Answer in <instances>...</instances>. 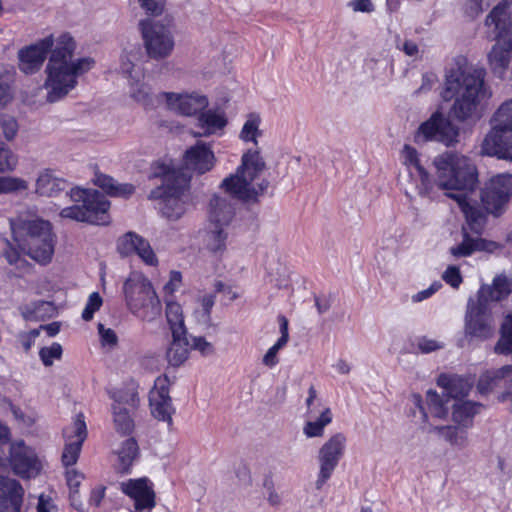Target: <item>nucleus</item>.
Instances as JSON below:
<instances>
[{
  "mask_svg": "<svg viewBox=\"0 0 512 512\" xmlns=\"http://www.w3.org/2000/svg\"><path fill=\"white\" fill-rule=\"evenodd\" d=\"M266 164L257 150H248L243 154L241 165L236 173L226 177L220 188L226 195H214L209 202V223L229 227L235 215V202H256L267 190L269 182L254 180L263 172Z\"/></svg>",
  "mask_w": 512,
  "mask_h": 512,
  "instance_id": "obj_1",
  "label": "nucleus"
},
{
  "mask_svg": "<svg viewBox=\"0 0 512 512\" xmlns=\"http://www.w3.org/2000/svg\"><path fill=\"white\" fill-rule=\"evenodd\" d=\"M486 71L468 64L465 57H458L446 72L442 97L454 99L452 115L460 122L477 119L491 98L492 91L485 81Z\"/></svg>",
  "mask_w": 512,
  "mask_h": 512,
  "instance_id": "obj_2",
  "label": "nucleus"
},
{
  "mask_svg": "<svg viewBox=\"0 0 512 512\" xmlns=\"http://www.w3.org/2000/svg\"><path fill=\"white\" fill-rule=\"evenodd\" d=\"M15 246L6 242L4 256L10 265L20 266L21 254L29 256L39 264L51 262L55 236L50 222L31 216H18L10 221Z\"/></svg>",
  "mask_w": 512,
  "mask_h": 512,
  "instance_id": "obj_3",
  "label": "nucleus"
},
{
  "mask_svg": "<svg viewBox=\"0 0 512 512\" xmlns=\"http://www.w3.org/2000/svg\"><path fill=\"white\" fill-rule=\"evenodd\" d=\"M76 43L67 33L61 34L49 52H51L45 72L44 83L47 90V101L57 102L64 98L77 83L78 77L89 71L93 66L91 58H74Z\"/></svg>",
  "mask_w": 512,
  "mask_h": 512,
  "instance_id": "obj_4",
  "label": "nucleus"
},
{
  "mask_svg": "<svg viewBox=\"0 0 512 512\" xmlns=\"http://www.w3.org/2000/svg\"><path fill=\"white\" fill-rule=\"evenodd\" d=\"M155 176L163 178L162 192L160 188L152 192L154 197H160L159 210L168 221L179 220L187 210L190 201V175L182 169H170L160 165Z\"/></svg>",
  "mask_w": 512,
  "mask_h": 512,
  "instance_id": "obj_5",
  "label": "nucleus"
},
{
  "mask_svg": "<svg viewBox=\"0 0 512 512\" xmlns=\"http://www.w3.org/2000/svg\"><path fill=\"white\" fill-rule=\"evenodd\" d=\"M437 170V184L444 190H454V193L468 197L478 182L476 166L465 156L444 153L434 160Z\"/></svg>",
  "mask_w": 512,
  "mask_h": 512,
  "instance_id": "obj_6",
  "label": "nucleus"
},
{
  "mask_svg": "<svg viewBox=\"0 0 512 512\" xmlns=\"http://www.w3.org/2000/svg\"><path fill=\"white\" fill-rule=\"evenodd\" d=\"M67 195L73 205L60 211L62 218L94 225H105L109 222L110 202L99 191L73 188Z\"/></svg>",
  "mask_w": 512,
  "mask_h": 512,
  "instance_id": "obj_7",
  "label": "nucleus"
},
{
  "mask_svg": "<svg viewBox=\"0 0 512 512\" xmlns=\"http://www.w3.org/2000/svg\"><path fill=\"white\" fill-rule=\"evenodd\" d=\"M138 27L149 59L162 61L172 55L175 48V24L172 17L141 19Z\"/></svg>",
  "mask_w": 512,
  "mask_h": 512,
  "instance_id": "obj_8",
  "label": "nucleus"
},
{
  "mask_svg": "<svg viewBox=\"0 0 512 512\" xmlns=\"http://www.w3.org/2000/svg\"><path fill=\"white\" fill-rule=\"evenodd\" d=\"M488 289L478 293L476 298H469L464 317V334L469 342H483L494 337L496 321L492 306L485 303Z\"/></svg>",
  "mask_w": 512,
  "mask_h": 512,
  "instance_id": "obj_9",
  "label": "nucleus"
},
{
  "mask_svg": "<svg viewBox=\"0 0 512 512\" xmlns=\"http://www.w3.org/2000/svg\"><path fill=\"white\" fill-rule=\"evenodd\" d=\"M123 290L130 311L137 317L152 321L160 314V300L147 278L134 274L125 281Z\"/></svg>",
  "mask_w": 512,
  "mask_h": 512,
  "instance_id": "obj_10",
  "label": "nucleus"
},
{
  "mask_svg": "<svg viewBox=\"0 0 512 512\" xmlns=\"http://www.w3.org/2000/svg\"><path fill=\"white\" fill-rule=\"evenodd\" d=\"M512 197V174H498L489 179L481 189L480 198L485 210L500 216Z\"/></svg>",
  "mask_w": 512,
  "mask_h": 512,
  "instance_id": "obj_11",
  "label": "nucleus"
},
{
  "mask_svg": "<svg viewBox=\"0 0 512 512\" xmlns=\"http://www.w3.org/2000/svg\"><path fill=\"white\" fill-rule=\"evenodd\" d=\"M459 129L441 112H434L429 119L418 127L414 140L416 143L435 141L446 146L458 142Z\"/></svg>",
  "mask_w": 512,
  "mask_h": 512,
  "instance_id": "obj_12",
  "label": "nucleus"
},
{
  "mask_svg": "<svg viewBox=\"0 0 512 512\" xmlns=\"http://www.w3.org/2000/svg\"><path fill=\"white\" fill-rule=\"evenodd\" d=\"M347 439L344 434L336 433L330 437L318 451L319 472L315 481V488L321 490L331 478L344 455Z\"/></svg>",
  "mask_w": 512,
  "mask_h": 512,
  "instance_id": "obj_13",
  "label": "nucleus"
},
{
  "mask_svg": "<svg viewBox=\"0 0 512 512\" xmlns=\"http://www.w3.org/2000/svg\"><path fill=\"white\" fill-rule=\"evenodd\" d=\"M10 463L14 472L22 478H34L42 469L35 451L22 440L11 444Z\"/></svg>",
  "mask_w": 512,
  "mask_h": 512,
  "instance_id": "obj_14",
  "label": "nucleus"
},
{
  "mask_svg": "<svg viewBox=\"0 0 512 512\" xmlns=\"http://www.w3.org/2000/svg\"><path fill=\"white\" fill-rule=\"evenodd\" d=\"M65 447L62 462L65 466L74 465L80 455L82 444L87 438V427L83 414L76 415L74 421L63 429Z\"/></svg>",
  "mask_w": 512,
  "mask_h": 512,
  "instance_id": "obj_15",
  "label": "nucleus"
},
{
  "mask_svg": "<svg viewBox=\"0 0 512 512\" xmlns=\"http://www.w3.org/2000/svg\"><path fill=\"white\" fill-rule=\"evenodd\" d=\"M53 45V35H49L34 44L20 49L18 51L19 69L25 74L38 72Z\"/></svg>",
  "mask_w": 512,
  "mask_h": 512,
  "instance_id": "obj_16",
  "label": "nucleus"
},
{
  "mask_svg": "<svg viewBox=\"0 0 512 512\" xmlns=\"http://www.w3.org/2000/svg\"><path fill=\"white\" fill-rule=\"evenodd\" d=\"M170 380L167 376H160L155 380L154 388L150 392L149 401L151 412L155 418L172 424L174 408L169 396Z\"/></svg>",
  "mask_w": 512,
  "mask_h": 512,
  "instance_id": "obj_17",
  "label": "nucleus"
},
{
  "mask_svg": "<svg viewBox=\"0 0 512 512\" xmlns=\"http://www.w3.org/2000/svg\"><path fill=\"white\" fill-rule=\"evenodd\" d=\"M480 153L512 161V128L490 129L482 141Z\"/></svg>",
  "mask_w": 512,
  "mask_h": 512,
  "instance_id": "obj_18",
  "label": "nucleus"
},
{
  "mask_svg": "<svg viewBox=\"0 0 512 512\" xmlns=\"http://www.w3.org/2000/svg\"><path fill=\"white\" fill-rule=\"evenodd\" d=\"M159 98L166 102L170 110L185 116L195 115L206 109L209 104L206 96L197 93L163 92L159 95Z\"/></svg>",
  "mask_w": 512,
  "mask_h": 512,
  "instance_id": "obj_19",
  "label": "nucleus"
},
{
  "mask_svg": "<svg viewBox=\"0 0 512 512\" xmlns=\"http://www.w3.org/2000/svg\"><path fill=\"white\" fill-rule=\"evenodd\" d=\"M402 155L404 163L408 167L410 178L415 181L414 192L420 196L428 195L432 189V182L428 172L420 164L416 149L405 145ZM405 193L408 197H412L413 190L406 189Z\"/></svg>",
  "mask_w": 512,
  "mask_h": 512,
  "instance_id": "obj_20",
  "label": "nucleus"
},
{
  "mask_svg": "<svg viewBox=\"0 0 512 512\" xmlns=\"http://www.w3.org/2000/svg\"><path fill=\"white\" fill-rule=\"evenodd\" d=\"M503 386L506 391L499 396L500 401L512 400V365L486 371L479 379L477 389L486 394L493 388Z\"/></svg>",
  "mask_w": 512,
  "mask_h": 512,
  "instance_id": "obj_21",
  "label": "nucleus"
},
{
  "mask_svg": "<svg viewBox=\"0 0 512 512\" xmlns=\"http://www.w3.org/2000/svg\"><path fill=\"white\" fill-rule=\"evenodd\" d=\"M124 494L134 500V508L137 511L151 510L155 506V493L147 478L129 479L120 484Z\"/></svg>",
  "mask_w": 512,
  "mask_h": 512,
  "instance_id": "obj_22",
  "label": "nucleus"
},
{
  "mask_svg": "<svg viewBox=\"0 0 512 512\" xmlns=\"http://www.w3.org/2000/svg\"><path fill=\"white\" fill-rule=\"evenodd\" d=\"M117 249L122 256L137 254L148 265L154 266L158 263L149 242L134 232H128L119 238Z\"/></svg>",
  "mask_w": 512,
  "mask_h": 512,
  "instance_id": "obj_23",
  "label": "nucleus"
},
{
  "mask_svg": "<svg viewBox=\"0 0 512 512\" xmlns=\"http://www.w3.org/2000/svg\"><path fill=\"white\" fill-rule=\"evenodd\" d=\"M512 56V34L504 35V38H497L491 51L488 53V64L492 73L503 78L511 61Z\"/></svg>",
  "mask_w": 512,
  "mask_h": 512,
  "instance_id": "obj_24",
  "label": "nucleus"
},
{
  "mask_svg": "<svg viewBox=\"0 0 512 512\" xmlns=\"http://www.w3.org/2000/svg\"><path fill=\"white\" fill-rule=\"evenodd\" d=\"M24 489L12 478L0 476V512H23Z\"/></svg>",
  "mask_w": 512,
  "mask_h": 512,
  "instance_id": "obj_25",
  "label": "nucleus"
},
{
  "mask_svg": "<svg viewBox=\"0 0 512 512\" xmlns=\"http://www.w3.org/2000/svg\"><path fill=\"white\" fill-rule=\"evenodd\" d=\"M184 164L186 169L204 174L213 168L215 156L209 145L198 142L186 151Z\"/></svg>",
  "mask_w": 512,
  "mask_h": 512,
  "instance_id": "obj_26",
  "label": "nucleus"
},
{
  "mask_svg": "<svg viewBox=\"0 0 512 512\" xmlns=\"http://www.w3.org/2000/svg\"><path fill=\"white\" fill-rule=\"evenodd\" d=\"M415 405L419 408L422 413L423 419H427L428 413L435 418L445 419L452 407V401L443 392L442 395L438 394L434 390H428L426 394L428 412L421 405V397L419 395L413 396Z\"/></svg>",
  "mask_w": 512,
  "mask_h": 512,
  "instance_id": "obj_27",
  "label": "nucleus"
},
{
  "mask_svg": "<svg viewBox=\"0 0 512 512\" xmlns=\"http://www.w3.org/2000/svg\"><path fill=\"white\" fill-rule=\"evenodd\" d=\"M486 25L494 26L497 31L496 38H504L506 34H512V0H503L489 13Z\"/></svg>",
  "mask_w": 512,
  "mask_h": 512,
  "instance_id": "obj_28",
  "label": "nucleus"
},
{
  "mask_svg": "<svg viewBox=\"0 0 512 512\" xmlns=\"http://www.w3.org/2000/svg\"><path fill=\"white\" fill-rule=\"evenodd\" d=\"M500 248V245L494 241H488L481 237L470 236L463 228V240L457 246L450 249L455 257H467L476 251H486L492 253Z\"/></svg>",
  "mask_w": 512,
  "mask_h": 512,
  "instance_id": "obj_29",
  "label": "nucleus"
},
{
  "mask_svg": "<svg viewBox=\"0 0 512 512\" xmlns=\"http://www.w3.org/2000/svg\"><path fill=\"white\" fill-rule=\"evenodd\" d=\"M447 195L458 202L465 215L470 230L480 235L486 223L485 214L475 205V203H471L469 197H465L464 194L447 193Z\"/></svg>",
  "mask_w": 512,
  "mask_h": 512,
  "instance_id": "obj_30",
  "label": "nucleus"
},
{
  "mask_svg": "<svg viewBox=\"0 0 512 512\" xmlns=\"http://www.w3.org/2000/svg\"><path fill=\"white\" fill-rule=\"evenodd\" d=\"M225 112L220 108H212L201 111L197 117L196 126L201 130L196 133L197 136H209L222 131L227 125Z\"/></svg>",
  "mask_w": 512,
  "mask_h": 512,
  "instance_id": "obj_31",
  "label": "nucleus"
},
{
  "mask_svg": "<svg viewBox=\"0 0 512 512\" xmlns=\"http://www.w3.org/2000/svg\"><path fill=\"white\" fill-rule=\"evenodd\" d=\"M437 384L452 402L467 396L472 388V382L459 375L441 374Z\"/></svg>",
  "mask_w": 512,
  "mask_h": 512,
  "instance_id": "obj_32",
  "label": "nucleus"
},
{
  "mask_svg": "<svg viewBox=\"0 0 512 512\" xmlns=\"http://www.w3.org/2000/svg\"><path fill=\"white\" fill-rule=\"evenodd\" d=\"M190 350L191 342L187 331L172 333V341L166 351L168 363L174 367L182 365L188 359Z\"/></svg>",
  "mask_w": 512,
  "mask_h": 512,
  "instance_id": "obj_33",
  "label": "nucleus"
},
{
  "mask_svg": "<svg viewBox=\"0 0 512 512\" xmlns=\"http://www.w3.org/2000/svg\"><path fill=\"white\" fill-rule=\"evenodd\" d=\"M118 460L115 468L119 473H128L133 463L140 455V449L135 438L130 437L125 439L120 447L115 451Z\"/></svg>",
  "mask_w": 512,
  "mask_h": 512,
  "instance_id": "obj_34",
  "label": "nucleus"
},
{
  "mask_svg": "<svg viewBox=\"0 0 512 512\" xmlns=\"http://www.w3.org/2000/svg\"><path fill=\"white\" fill-rule=\"evenodd\" d=\"M229 227L208 223L205 244L207 249L217 255H222L227 247Z\"/></svg>",
  "mask_w": 512,
  "mask_h": 512,
  "instance_id": "obj_35",
  "label": "nucleus"
},
{
  "mask_svg": "<svg viewBox=\"0 0 512 512\" xmlns=\"http://www.w3.org/2000/svg\"><path fill=\"white\" fill-rule=\"evenodd\" d=\"M483 405L472 401H453L452 419L455 423L468 427L472 424L474 416L479 413Z\"/></svg>",
  "mask_w": 512,
  "mask_h": 512,
  "instance_id": "obj_36",
  "label": "nucleus"
},
{
  "mask_svg": "<svg viewBox=\"0 0 512 512\" xmlns=\"http://www.w3.org/2000/svg\"><path fill=\"white\" fill-rule=\"evenodd\" d=\"M65 180L55 177L49 170L41 172L36 180V193L42 196L53 197L65 190Z\"/></svg>",
  "mask_w": 512,
  "mask_h": 512,
  "instance_id": "obj_37",
  "label": "nucleus"
},
{
  "mask_svg": "<svg viewBox=\"0 0 512 512\" xmlns=\"http://www.w3.org/2000/svg\"><path fill=\"white\" fill-rule=\"evenodd\" d=\"M484 289H488L489 292L485 295V303L493 306L494 303L507 297L512 292V281L504 275H499L494 278L492 285L481 286L478 293H481Z\"/></svg>",
  "mask_w": 512,
  "mask_h": 512,
  "instance_id": "obj_38",
  "label": "nucleus"
},
{
  "mask_svg": "<svg viewBox=\"0 0 512 512\" xmlns=\"http://www.w3.org/2000/svg\"><path fill=\"white\" fill-rule=\"evenodd\" d=\"M20 313L27 321L43 320L53 315L54 306L48 301H36L21 307Z\"/></svg>",
  "mask_w": 512,
  "mask_h": 512,
  "instance_id": "obj_39",
  "label": "nucleus"
},
{
  "mask_svg": "<svg viewBox=\"0 0 512 512\" xmlns=\"http://www.w3.org/2000/svg\"><path fill=\"white\" fill-rule=\"evenodd\" d=\"M116 404L112 406L114 415V427L120 434H130L134 429V421L129 414V411L121 403V399H116Z\"/></svg>",
  "mask_w": 512,
  "mask_h": 512,
  "instance_id": "obj_40",
  "label": "nucleus"
},
{
  "mask_svg": "<svg viewBox=\"0 0 512 512\" xmlns=\"http://www.w3.org/2000/svg\"><path fill=\"white\" fill-rule=\"evenodd\" d=\"M331 421V410L329 408H325L319 417L306 422L303 432L308 438L321 437L324 433L325 426L331 423Z\"/></svg>",
  "mask_w": 512,
  "mask_h": 512,
  "instance_id": "obj_41",
  "label": "nucleus"
},
{
  "mask_svg": "<svg viewBox=\"0 0 512 512\" xmlns=\"http://www.w3.org/2000/svg\"><path fill=\"white\" fill-rule=\"evenodd\" d=\"M166 318L169 324L171 333L174 332H186L184 324V316L182 307L176 302H167L166 305Z\"/></svg>",
  "mask_w": 512,
  "mask_h": 512,
  "instance_id": "obj_42",
  "label": "nucleus"
},
{
  "mask_svg": "<svg viewBox=\"0 0 512 512\" xmlns=\"http://www.w3.org/2000/svg\"><path fill=\"white\" fill-rule=\"evenodd\" d=\"M140 77L129 80L130 96L142 105L148 106L152 103L151 89L145 82L140 80Z\"/></svg>",
  "mask_w": 512,
  "mask_h": 512,
  "instance_id": "obj_43",
  "label": "nucleus"
},
{
  "mask_svg": "<svg viewBox=\"0 0 512 512\" xmlns=\"http://www.w3.org/2000/svg\"><path fill=\"white\" fill-rule=\"evenodd\" d=\"M499 354L512 353V316L508 315L501 325V337L495 346Z\"/></svg>",
  "mask_w": 512,
  "mask_h": 512,
  "instance_id": "obj_44",
  "label": "nucleus"
},
{
  "mask_svg": "<svg viewBox=\"0 0 512 512\" xmlns=\"http://www.w3.org/2000/svg\"><path fill=\"white\" fill-rule=\"evenodd\" d=\"M435 430L451 445L464 447L467 444V432L454 426L435 427Z\"/></svg>",
  "mask_w": 512,
  "mask_h": 512,
  "instance_id": "obj_45",
  "label": "nucleus"
},
{
  "mask_svg": "<svg viewBox=\"0 0 512 512\" xmlns=\"http://www.w3.org/2000/svg\"><path fill=\"white\" fill-rule=\"evenodd\" d=\"M491 129H512V99L504 102L493 116Z\"/></svg>",
  "mask_w": 512,
  "mask_h": 512,
  "instance_id": "obj_46",
  "label": "nucleus"
},
{
  "mask_svg": "<svg viewBox=\"0 0 512 512\" xmlns=\"http://www.w3.org/2000/svg\"><path fill=\"white\" fill-rule=\"evenodd\" d=\"M260 121L257 114H250L242 127L240 138L243 141H252L257 145V137L262 134L259 130Z\"/></svg>",
  "mask_w": 512,
  "mask_h": 512,
  "instance_id": "obj_47",
  "label": "nucleus"
},
{
  "mask_svg": "<svg viewBox=\"0 0 512 512\" xmlns=\"http://www.w3.org/2000/svg\"><path fill=\"white\" fill-rule=\"evenodd\" d=\"M17 165V156L2 142H0V173L10 172Z\"/></svg>",
  "mask_w": 512,
  "mask_h": 512,
  "instance_id": "obj_48",
  "label": "nucleus"
},
{
  "mask_svg": "<svg viewBox=\"0 0 512 512\" xmlns=\"http://www.w3.org/2000/svg\"><path fill=\"white\" fill-rule=\"evenodd\" d=\"M62 353V346L54 342L51 346L42 347L39 351V357L45 366H51L54 360L61 358Z\"/></svg>",
  "mask_w": 512,
  "mask_h": 512,
  "instance_id": "obj_49",
  "label": "nucleus"
},
{
  "mask_svg": "<svg viewBox=\"0 0 512 512\" xmlns=\"http://www.w3.org/2000/svg\"><path fill=\"white\" fill-rule=\"evenodd\" d=\"M18 128V123L13 116L7 114L0 116V133H2L6 140L10 141L14 139Z\"/></svg>",
  "mask_w": 512,
  "mask_h": 512,
  "instance_id": "obj_50",
  "label": "nucleus"
},
{
  "mask_svg": "<svg viewBox=\"0 0 512 512\" xmlns=\"http://www.w3.org/2000/svg\"><path fill=\"white\" fill-rule=\"evenodd\" d=\"M137 2L147 15L153 17L160 16L166 6V0H137Z\"/></svg>",
  "mask_w": 512,
  "mask_h": 512,
  "instance_id": "obj_51",
  "label": "nucleus"
},
{
  "mask_svg": "<svg viewBox=\"0 0 512 512\" xmlns=\"http://www.w3.org/2000/svg\"><path fill=\"white\" fill-rule=\"evenodd\" d=\"M102 302V298L98 292H93L90 294L86 306L82 312V318L85 321L92 320L94 313L98 311L102 306Z\"/></svg>",
  "mask_w": 512,
  "mask_h": 512,
  "instance_id": "obj_52",
  "label": "nucleus"
},
{
  "mask_svg": "<svg viewBox=\"0 0 512 512\" xmlns=\"http://www.w3.org/2000/svg\"><path fill=\"white\" fill-rule=\"evenodd\" d=\"M191 349L199 351L203 356H209L214 353L213 345L203 337L190 336Z\"/></svg>",
  "mask_w": 512,
  "mask_h": 512,
  "instance_id": "obj_53",
  "label": "nucleus"
},
{
  "mask_svg": "<svg viewBox=\"0 0 512 512\" xmlns=\"http://www.w3.org/2000/svg\"><path fill=\"white\" fill-rule=\"evenodd\" d=\"M1 192L13 190H25L28 188L27 182L20 178H2L0 177Z\"/></svg>",
  "mask_w": 512,
  "mask_h": 512,
  "instance_id": "obj_54",
  "label": "nucleus"
},
{
  "mask_svg": "<svg viewBox=\"0 0 512 512\" xmlns=\"http://www.w3.org/2000/svg\"><path fill=\"white\" fill-rule=\"evenodd\" d=\"M98 332L100 335L101 343L103 346L114 347L118 343V337L114 330L111 328H105L101 323L98 324Z\"/></svg>",
  "mask_w": 512,
  "mask_h": 512,
  "instance_id": "obj_55",
  "label": "nucleus"
},
{
  "mask_svg": "<svg viewBox=\"0 0 512 512\" xmlns=\"http://www.w3.org/2000/svg\"><path fill=\"white\" fill-rule=\"evenodd\" d=\"M443 279L447 284H449L453 288H458L459 285L462 283V276L457 266H448L445 272L443 273Z\"/></svg>",
  "mask_w": 512,
  "mask_h": 512,
  "instance_id": "obj_56",
  "label": "nucleus"
},
{
  "mask_svg": "<svg viewBox=\"0 0 512 512\" xmlns=\"http://www.w3.org/2000/svg\"><path fill=\"white\" fill-rule=\"evenodd\" d=\"M417 347L422 353H431L443 348V344L437 340L422 337L418 340Z\"/></svg>",
  "mask_w": 512,
  "mask_h": 512,
  "instance_id": "obj_57",
  "label": "nucleus"
},
{
  "mask_svg": "<svg viewBox=\"0 0 512 512\" xmlns=\"http://www.w3.org/2000/svg\"><path fill=\"white\" fill-rule=\"evenodd\" d=\"M93 181L95 185L103 189L108 195L111 194L116 183L112 177L106 174H95Z\"/></svg>",
  "mask_w": 512,
  "mask_h": 512,
  "instance_id": "obj_58",
  "label": "nucleus"
},
{
  "mask_svg": "<svg viewBox=\"0 0 512 512\" xmlns=\"http://www.w3.org/2000/svg\"><path fill=\"white\" fill-rule=\"evenodd\" d=\"M354 12L372 13L375 10L374 4L371 0H350L348 2Z\"/></svg>",
  "mask_w": 512,
  "mask_h": 512,
  "instance_id": "obj_59",
  "label": "nucleus"
},
{
  "mask_svg": "<svg viewBox=\"0 0 512 512\" xmlns=\"http://www.w3.org/2000/svg\"><path fill=\"white\" fill-rule=\"evenodd\" d=\"M120 68L122 73L125 74L129 78V80L134 79L138 76H142L141 72L136 70L135 65L132 63V61L127 55H124L122 57Z\"/></svg>",
  "mask_w": 512,
  "mask_h": 512,
  "instance_id": "obj_60",
  "label": "nucleus"
},
{
  "mask_svg": "<svg viewBox=\"0 0 512 512\" xmlns=\"http://www.w3.org/2000/svg\"><path fill=\"white\" fill-rule=\"evenodd\" d=\"M314 300L318 313L324 314L331 308L333 297L331 294H322L315 296Z\"/></svg>",
  "mask_w": 512,
  "mask_h": 512,
  "instance_id": "obj_61",
  "label": "nucleus"
},
{
  "mask_svg": "<svg viewBox=\"0 0 512 512\" xmlns=\"http://www.w3.org/2000/svg\"><path fill=\"white\" fill-rule=\"evenodd\" d=\"M442 287L441 282L432 283L427 289L419 291L418 293L412 296L413 302H421L425 299L431 297L435 292H437Z\"/></svg>",
  "mask_w": 512,
  "mask_h": 512,
  "instance_id": "obj_62",
  "label": "nucleus"
},
{
  "mask_svg": "<svg viewBox=\"0 0 512 512\" xmlns=\"http://www.w3.org/2000/svg\"><path fill=\"white\" fill-rule=\"evenodd\" d=\"M135 191V187L129 183H115L114 188L110 194V196L114 197H128L132 195Z\"/></svg>",
  "mask_w": 512,
  "mask_h": 512,
  "instance_id": "obj_63",
  "label": "nucleus"
},
{
  "mask_svg": "<svg viewBox=\"0 0 512 512\" xmlns=\"http://www.w3.org/2000/svg\"><path fill=\"white\" fill-rule=\"evenodd\" d=\"M37 512H58V509L49 498L40 495L37 504Z\"/></svg>",
  "mask_w": 512,
  "mask_h": 512,
  "instance_id": "obj_64",
  "label": "nucleus"
}]
</instances>
